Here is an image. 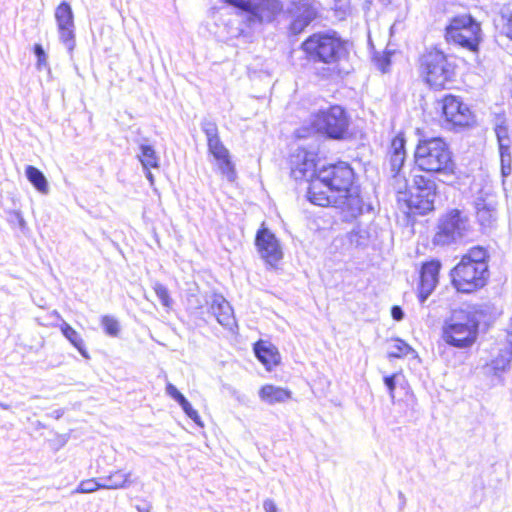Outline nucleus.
I'll use <instances>...</instances> for the list:
<instances>
[{
	"instance_id": "obj_42",
	"label": "nucleus",
	"mask_w": 512,
	"mask_h": 512,
	"mask_svg": "<svg viewBox=\"0 0 512 512\" xmlns=\"http://www.w3.org/2000/svg\"><path fill=\"white\" fill-rule=\"evenodd\" d=\"M265 512H278L275 502L272 499H266L263 503Z\"/></svg>"
},
{
	"instance_id": "obj_11",
	"label": "nucleus",
	"mask_w": 512,
	"mask_h": 512,
	"mask_svg": "<svg viewBox=\"0 0 512 512\" xmlns=\"http://www.w3.org/2000/svg\"><path fill=\"white\" fill-rule=\"evenodd\" d=\"M436 196L435 180L431 176L415 175L407 205L413 213L425 215L434 210Z\"/></svg>"
},
{
	"instance_id": "obj_12",
	"label": "nucleus",
	"mask_w": 512,
	"mask_h": 512,
	"mask_svg": "<svg viewBox=\"0 0 512 512\" xmlns=\"http://www.w3.org/2000/svg\"><path fill=\"white\" fill-rule=\"evenodd\" d=\"M285 13L290 20V33L298 35L317 17V2L315 0H290L285 8Z\"/></svg>"
},
{
	"instance_id": "obj_31",
	"label": "nucleus",
	"mask_w": 512,
	"mask_h": 512,
	"mask_svg": "<svg viewBox=\"0 0 512 512\" xmlns=\"http://www.w3.org/2000/svg\"><path fill=\"white\" fill-rule=\"evenodd\" d=\"M495 134H496L499 150L505 151V149H510L511 140L509 137L508 127L505 124V122H501L496 125Z\"/></svg>"
},
{
	"instance_id": "obj_18",
	"label": "nucleus",
	"mask_w": 512,
	"mask_h": 512,
	"mask_svg": "<svg viewBox=\"0 0 512 512\" xmlns=\"http://www.w3.org/2000/svg\"><path fill=\"white\" fill-rule=\"evenodd\" d=\"M476 220L483 233L496 228L498 221L497 202L493 198L478 197L474 203Z\"/></svg>"
},
{
	"instance_id": "obj_10",
	"label": "nucleus",
	"mask_w": 512,
	"mask_h": 512,
	"mask_svg": "<svg viewBox=\"0 0 512 512\" xmlns=\"http://www.w3.org/2000/svg\"><path fill=\"white\" fill-rule=\"evenodd\" d=\"M225 2L243 12V20L249 27L271 22L282 10L279 0H225Z\"/></svg>"
},
{
	"instance_id": "obj_1",
	"label": "nucleus",
	"mask_w": 512,
	"mask_h": 512,
	"mask_svg": "<svg viewBox=\"0 0 512 512\" xmlns=\"http://www.w3.org/2000/svg\"><path fill=\"white\" fill-rule=\"evenodd\" d=\"M318 148L299 146L290 156L291 176L296 181H310L307 198L321 207L335 206L356 218L363 213L360 188L355 184L354 170L347 162L316 169Z\"/></svg>"
},
{
	"instance_id": "obj_7",
	"label": "nucleus",
	"mask_w": 512,
	"mask_h": 512,
	"mask_svg": "<svg viewBox=\"0 0 512 512\" xmlns=\"http://www.w3.org/2000/svg\"><path fill=\"white\" fill-rule=\"evenodd\" d=\"M448 43L456 44L472 53H477L482 41L480 23L470 14L453 17L445 29Z\"/></svg>"
},
{
	"instance_id": "obj_46",
	"label": "nucleus",
	"mask_w": 512,
	"mask_h": 512,
	"mask_svg": "<svg viewBox=\"0 0 512 512\" xmlns=\"http://www.w3.org/2000/svg\"><path fill=\"white\" fill-rule=\"evenodd\" d=\"M398 499L400 502V509L402 510L406 505V497L403 494V492H401V491L398 492Z\"/></svg>"
},
{
	"instance_id": "obj_9",
	"label": "nucleus",
	"mask_w": 512,
	"mask_h": 512,
	"mask_svg": "<svg viewBox=\"0 0 512 512\" xmlns=\"http://www.w3.org/2000/svg\"><path fill=\"white\" fill-rule=\"evenodd\" d=\"M469 218L459 209H451L437 222L433 237L435 246H451L460 243L469 232Z\"/></svg>"
},
{
	"instance_id": "obj_25",
	"label": "nucleus",
	"mask_w": 512,
	"mask_h": 512,
	"mask_svg": "<svg viewBox=\"0 0 512 512\" xmlns=\"http://www.w3.org/2000/svg\"><path fill=\"white\" fill-rule=\"evenodd\" d=\"M60 330L63 336L79 351V353L84 358H90L81 335L72 326H70L67 322L62 321Z\"/></svg>"
},
{
	"instance_id": "obj_38",
	"label": "nucleus",
	"mask_w": 512,
	"mask_h": 512,
	"mask_svg": "<svg viewBox=\"0 0 512 512\" xmlns=\"http://www.w3.org/2000/svg\"><path fill=\"white\" fill-rule=\"evenodd\" d=\"M399 377L398 374H392V375H387L384 377V384L386 386V388L388 389V392H389V395L391 397L392 400H394L395 396H394V391H395V388H396V382H397V378Z\"/></svg>"
},
{
	"instance_id": "obj_47",
	"label": "nucleus",
	"mask_w": 512,
	"mask_h": 512,
	"mask_svg": "<svg viewBox=\"0 0 512 512\" xmlns=\"http://www.w3.org/2000/svg\"><path fill=\"white\" fill-rule=\"evenodd\" d=\"M146 177L150 181V183L153 184L154 177H153V174L149 171V169L147 170Z\"/></svg>"
},
{
	"instance_id": "obj_33",
	"label": "nucleus",
	"mask_w": 512,
	"mask_h": 512,
	"mask_svg": "<svg viewBox=\"0 0 512 512\" xmlns=\"http://www.w3.org/2000/svg\"><path fill=\"white\" fill-rule=\"evenodd\" d=\"M105 333L111 337H117L120 332L119 322L112 316L105 315L101 319Z\"/></svg>"
},
{
	"instance_id": "obj_13",
	"label": "nucleus",
	"mask_w": 512,
	"mask_h": 512,
	"mask_svg": "<svg viewBox=\"0 0 512 512\" xmlns=\"http://www.w3.org/2000/svg\"><path fill=\"white\" fill-rule=\"evenodd\" d=\"M512 363V331L505 334V339L498 343L496 353L492 354L490 362L483 367L486 375H491L499 380L509 372Z\"/></svg>"
},
{
	"instance_id": "obj_16",
	"label": "nucleus",
	"mask_w": 512,
	"mask_h": 512,
	"mask_svg": "<svg viewBox=\"0 0 512 512\" xmlns=\"http://www.w3.org/2000/svg\"><path fill=\"white\" fill-rule=\"evenodd\" d=\"M255 246L260 257L271 266H274L283 257V252L278 239L264 225L257 231Z\"/></svg>"
},
{
	"instance_id": "obj_39",
	"label": "nucleus",
	"mask_w": 512,
	"mask_h": 512,
	"mask_svg": "<svg viewBox=\"0 0 512 512\" xmlns=\"http://www.w3.org/2000/svg\"><path fill=\"white\" fill-rule=\"evenodd\" d=\"M374 61L378 69H380L383 73L388 71V68L391 64L390 56L388 54L375 56Z\"/></svg>"
},
{
	"instance_id": "obj_4",
	"label": "nucleus",
	"mask_w": 512,
	"mask_h": 512,
	"mask_svg": "<svg viewBox=\"0 0 512 512\" xmlns=\"http://www.w3.org/2000/svg\"><path fill=\"white\" fill-rule=\"evenodd\" d=\"M350 117L344 107L331 105L319 109L310 116V127L303 126L296 130L298 139L307 138L314 132L326 139L342 141L349 135Z\"/></svg>"
},
{
	"instance_id": "obj_24",
	"label": "nucleus",
	"mask_w": 512,
	"mask_h": 512,
	"mask_svg": "<svg viewBox=\"0 0 512 512\" xmlns=\"http://www.w3.org/2000/svg\"><path fill=\"white\" fill-rule=\"evenodd\" d=\"M254 353L257 359L270 370L272 366L279 363L280 355L278 351L272 347L265 345L263 342H257L254 345Z\"/></svg>"
},
{
	"instance_id": "obj_50",
	"label": "nucleus",
	"mask_w": 512,
	"mask_h": 512,
	"mask_svg": "<svg viewBox=\"0 0 512 512\" xmlns=\"http://www.w3.org/2000/svg\"><path fill=\"white\" fill-rule=\"evenodd\" d=\"M195 308H202V305L198 300H197V305L195 306Z\"/></svg>"
},
{
	"instance_id": "obj_8",
	"label": "nucleus",
	"mask_w": 512,
	"mask_h": 512,
	"mask_svg": "<svg viewBox=\"0 0 512 512\" xmlns=\"http://www.w3.org/2000/svg\"><path fill=\"white\" fill-rule=\"evenodd\" d=\"M307 59L313 63L336 64L345 53L342 41L334 35L316 33L301 45Z\"/></svg>"
},
{
	"instance_id": "obj_20",
	"label": "nucleus",
	"mask_w": 512,
	"mask_h": 512,
	"mask_svg": "<svg viewBox=\"0 0 512 512\" xmlns=\"http://www.w3.org/2000/svg\"><path fill=\"white\" fill-rule=\"evenodd\" d=\"M201 130L206 135L208 151L215 159L228 156L229 150L222 143L217 124L210 119L201 121Z\"/></svg>"
},
{
	"instance_id": "obj_44",
	"label": "nucleus",
	"mask_w": 512,
	"mask_h": 512,
	"mask_svg": "<svg viewBox=\"0 0 512 512\" xmlns=\"http://www.w3.org/2000/svg\"><path fill=\"white\" fill-rule=\"evenodd\" d=\"M135 507L138 512H150L152 509V505L146 501H143L141 504H137Z\"/></svg>"
},
{
	"instance_id": "obj_48",
	"label": "nucleus",
	"mask_w": 512,
	"mask_h": 512,
	"mask_svg": "<svg viewBox=\"0 0 512 512\" xmlns=\"http://www.w3.org/2000/svg\"><path fill=\"white\" fill-rule=\"evenodd\" d=\"M330 71H331V69H330L329 67H328V68H324V69H323V72H322V76H323V77H327V76H329Z\"/></svg>"
},
{
	"instance_id": "obj_23",
	"label": "nucleus",
	"mask_w": 512,
	"mask_h": 512,
	"mask_svg": "<svg viewBox=\"0 0 512 512\" xmlns=\"http://www.w3.org/2000/svg\"><path fill=\"white\" fill-rule=\"evenodd\" d=\"M259 397L269 405L284 403L291 398V391L274 385H264L259 390Z\"/></svg>"
},
{
	"instance_id": "obj_36",
	"label": "nucleus",
	"mask_w": 512,
	"mask_h": 512,
	"mask_svg": "<svg viewBox=\"0 0 512 512\" xmlns=\"http://www.w3.org/2000/svg\"><path fill=\"white\" fill-rule=\"evenodd\" d=\"M33 52L35 56L37 57V67L38 69H41L42 67H47V55L42 47L41 44H35L33 48Z\"/></svg>"
},
{
	"instance_id": "obj_3",
	"label": "nucleus",
	"mask_w": 512,
	"mask_h": 512,
	"mask_svg": "<svg viewBox=\"0 0 512 512\" xmlns=\"http://www.w3.org/2000/svg\"><path fill=\"white\" fill-rule=\"evenodd\" d=\"M414 162L419 170L438 175V180L445 184H451L455 179L453 154L441 137L420 139L414 152Z\"/></svg>"
},
{
	"instance_id": "obj_40",
	"label": "nucleus",
	"mask_w": 512,
	"mask_h": 512,
	"mask_svg": "<svg viewBox=\"0 0 512 512\" xmlns=\"http://www.w3.org/2000/svg\"><path fill=\"white\" fill-rule=\"evenodd\" d=\"M391 316L396 321H401L404 318V311L400 306H393L391 308Z\"/></svg>"
},
{
	"instance_id": "obj_45",
	"label": "nucleus",
	"mask_w": 512,
	"mask_h": 512,
	"mask_svg": "<svg viewBox=\"0 0 512 512\" xmlns=\"http://www.w3.org/2000/svg\"><path fill=\"white\" fill-rule=\"evenodd\" d=\"M175 401L181 406V408L185 405L187 406V403L189 402L182 393L175 399Z\"/></svg>"
},
{
	"instance_id": "obj_49",
	"label": "nucleus",
	"mask_w": 512,
	"mask_h": 512,
	"mask_svg": "<svg viewBox=\"0 0 512 512\" xmlns=\"http://www.w3.org/2000/svg\"><path fill=\"white\" fill-rule=\"evenodd\" d=\"M0 408L8 410L10 408V405L0 402Z\"/></svg>"
},
{
	"instance_id": "obj_19",
	"label": "nucleus",
	"mask_w": 512,
	"mask_h": 512,
	"mask_svg": "<svg viewBox=\"0 0 512 512\" xmlns=\"http://www.w3.org/2000/svg\"><path fill=\"white\" fill-rule=\"evenodd\" d=\"M206 303L209 306V312L220 325L230 329L235 325L233 308L221 294H212L206 299Z\"/></svg>"
},
{
	"instance_id": "obj_2",
	"label": "nucleus",
	"mask_w": 512,
	"mask_h": 512,
	"mask_svg": "<svg viewBox=\"0 0 512 512\" xmlns=\"http://www.w3.org/2000/svg\"><path fill=\"white\" fill-rule=\"evenodd\" d=\"M490 254L487 248L475 245L464 253L450 271L451 284L457 292L474 293L488 283Z\"/></svg>"
},
{
	"instance_id": "obj_5",
	"label": "nucleus",
	"mask_w": 512,
	"mask_h": 512,
	"mask_svg": "<svg viewBox=\"0 0 512 512\" xmlns=\"http://www.w3.org/2000/svg\"><path fill=\"white\" fill-rule=\"evenodd\" d=\"M480 318L474 308L455 309L443 322L441 338L450 347L469 349L478 339Z\"/></svg>"
},
{
	"instance_id": "obj_30",
	"label": "nucleus",
	"mask_w": 512,
	"mask_h": 512,
	"mask_svg": "<svg viewBox=\"0 0 512 512\" xmlns=\"http://www.w3.org/2000/svg\"><path fill=\"white\" fill-rule=\"evenodd\" d=\"M411 352L414 351L409 344L401 339H395L389 348L388 358H402Z\"/></svg>"
},
{
	"instance_id": "obj_43",
	"label": "nucleus",
	"mask_w": 512,
	"mask_h": 512,
	"mask_svg": "<svg viewBox=\"0 0 512 512\" xmlns=\"http://www.w3.org/2000/svg\"><path fill=\"white\" fill-rule=\"evenodd\" d=\"M503 31L507 37L512 39V13L510 14L509 18L507 19L506 23L504 24Z\"/></svg>"
},
{
	"instance_id": "obj_37",
	"label": "nucleus",
	"mask_w": 512,
	"mask_h": 512,
	"mask_svg": "<svg viewBox=\"0 0 512 512\" xmlns=\"http://www.w3.org/2000/svg\"><path fill=\"white\" fill-rule=\"evenodd\" d=\"M182 410L195 424H197L200 427H203V423L198 412L192 407L190 402L187 403V406H183Z\"/></svg>"
},
{
	"instance_id": "obj_41",
	"label": "nucleus",
	"mask_w": 512,
	"mask_h": 512,
	"mask_svg": "<svg viewBox=\"0 0 512 512\" xmlns=\"http://www.w3.org/2000/svg\"><path fill=\"white\" fill-rule=\"evenodd\" d=\"M166 393L174 400L181 394V392L171 383L167 384Z\"/></svg>"
},
{
	"instance_id": "obj_32",
	"label": "nucleus",
	"mask_w": 512,
	"mask_h": 512,
	"mask_svg": "<svg viewBox=\"0 0 512 512\" xmlns=\"http://www.w3.org/2000/svg\"><path fill=\"white\" fill-rule=\"evenodd\" d=\"M99 489H102V483H100V479L91 478L81 481L73 493H92Z\"/></svg>"
},
{
	"instance_id": "obj_15",
	"label": "nucleus",
	"mask_w": 512,
	"mask_h": 512,
	"mask_svg": "<svg viewBox=\"0 0 512 512\" xmlns=\"http://www.w3.org/2000/svg\"><path fill=\"white\" fill-rule=\"evenodd\" d=\"M55 19L59 39L68 52L71 53L76 45L74 14L71 5L65 1L61 2L55 10Z\"/></svg>"
},
{
	"instance_id": "obj_27",
	"label": "nucleus",
	"mask_w": 512,
	"mask_h": 512,
	"mask_svg": "<svg viewBox=\"0 0 512 512\" xmlns=\"http://www.w3.org/2000/svg\"><path fill=\"white\" fill-rule=\"evenodd\" d=\"M25 175L28 181L34 186V188L37 191H39L42 194L48 193V181L41 170L32 165H28L25 169Z\"/></svg>"
},
{
	"instance_id": "obj_34",
	"label": "nucleus",
	"mask_w": 512,
	"mask_h": 512,
	"mask_svg": "<svg viewBox=\"0 0 512 512\" xmlns=\"http://www.w3.org/2000/svg\"><path fill=\"white\" fill-rule=\"evenodd\" d=\"M153 289L158 299L160 300L161 304L166 308H170L172 305V299L170 297L168 289L159 282H156L154 284Z\"/></svg>"
},
{
	"instance_id": "obj_22",
	"label": "nucleus",
	"mask_w": 512,
	"mask_h": 512,
	"mask_svg": "<svg viewBox=\"0 0 512 512\" xmlns=\"http://www.w3.org/2000/svg\"><path fill=\"white\" fill-rule=\"evenodd\" d=\"M99 479L100 483H102V489L108 490L125 489L134 483L131 480V472L124 473L121 470L99 477Z\"/></svg>"
},
{
	"instance_id": "obj_6",
	"label": "nucleus",
	"mask_w": 512,
	"mask_h": 512,
	"mask_svg": "<svg viewBox=\"0 0 512 512\" xmlns=\"http://www.w3.org/2000/svg\"><path fill=\"white\" fill-rule=\"evenodd\" d=\"M419 72L431 88L444 89L447 83L453 81L455 65L444 52L435 48L420 57Z\"/></svg>"
},
{
	"instance_id": "obj_26",
	"label": "nucleus",
	"mask_w": 512,
	"mask_h": 512,
	"mask_svg": "<svg viewBox=\"0 0 512 512\" xmlns=\"http://www.w3.org/2000/svg\"><path fill=\"white\" fill-rule=\"evenodd\" d=\"M347 238L350 245L355 248L365 249L370 243L371 233L368 227L357 225L347 234Z\"/></svg>"
},
{
	"instance_id": "obj_17",
	"label": "nucleus",
	"mask_w": 512,
	"mask_h": 512,
	"mask_svg": "<svg viewBox=\"0 0 512 512\" xmlns=\"http://www.w3.org/2000/svg\"><path fill=\"white\" fill-rule=\"evenodd\" d=\"M441 266V262L437 259H432L422 264L420 269V280L417 286V297L421 305H424L426 300L435 290L439 282Z\"/></svg>"
},
{
	"instance_id": "obj_29",
	"label": "nucleus",
	"mask_w": 512,
	"mask_h": 512,
	"mask_svg": "<svg viewBox=\"0 0 512 512\" xmlns=\"http://www.w3.org/2000/svg\"><path fill=\"white\" fill-rule=\"evenodd\" d=\"M218 164L220 173L229 181L234 182L237 178L235 165L231 160L230 154L225 157L215 159Z\"/></svg>"
},
{
	"instance_id": "obj_28",
	"label": "nucleus",
	"mask_w": 512,
	"mask_h": 512,
	"mask_svg": "<svg viewBox=\"0 0 512 512\" xmlns=\"http://www.w3.org/2000/svg\"><path fill=\"white\" fill-rule=\"evenodd\" d=\"M140 151L141 154L138 157L144 169L148 170L159 166V158L151 145L141 144Z\"/></svg>"
},
{
	"instance_id": "obj_14",
	"label": "nucleus",
	"mask_w": 512,
	"mask_h": 512,
	"mask_svg": "<svg viewBox=\"0 0 512 512\" xmlns=\"http://www.w3.org/2000/svg\"><path fill=\"white\" fill-rule=\"evenodd\" d=\"M442 115L445 122L453 128L467 127L474 122V117L469 107L458 97L447 95L442 103Z\"/></svg>"
},
{
	"instance_id": "obj_35",
	"label": "nucleus",
	"mask_w": 512,
	"mask_h": 512,
	"mask_svg": "<svg viewBox=\"0 0 512 512\" xmlns=\"http://www.w3.org/2000/svg\"><path fill=\"white\" fill-rule=\"evenodd\" d=\"M500 153V159H501V173L504 177L511 174L512 167V159H511V152L510 149L499 150Z\"/></svg>"
},
{
	"instance_id": "obj_21",
	"label": "nucleus",
	"mask_w": 512,
	"mask_h": 512,
	"mask_svg": "<svg viewBox=\"0 0 512 512\" xmlns=\"http://www.w3.org/2000/svg\"><path fill=\"white\" fill-rule=\"evenodd\" d=\"M406 141L403 136H396L391 142V150L389 153L390 172L394 178L400 176L401 169L406 159L405 150Z\"/></svg>"
}]
</instances>
